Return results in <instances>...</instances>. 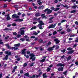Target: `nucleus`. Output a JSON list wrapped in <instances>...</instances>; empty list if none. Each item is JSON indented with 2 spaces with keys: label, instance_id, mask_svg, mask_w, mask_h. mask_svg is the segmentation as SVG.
I'll use <instances>...</instances> for the list:
<instances>
[{
  "label": "nucleus",
  "instance_id": "f257e3e1",
  "mask_svg": "<svg viewBox=\"0 0 78 78\" xmlns=\"http://www.w3.org/2000/svg\"><path fill=\"white\" fill-rule=\"evenodd\" d=\"M39 23H40L38 25V27H39V28L41 30H42L43 29V28H42V27L41 26L42 25H44V23H43V22H42V21H40L38 22Z\"/></svg>",
  "mask_w": 78,
  "mask_h": 78
},
{
  "label": "nucleus",
  "instance_id": "f03ea898",
  "mask_svg": "<svg viewBox=\"0 0 78 78\" xmlns=\"http://www.w3.org/2000/svg\"><path fill=\"white\" fill-rule=\"evenodd\" d=\"M5 45L7 47L9 48V49H12V50L14 49L15 50H18V48H15L14 47H11L8 44H6Z\"/></svg>",
  "mask_w": 78,
  "mask_h": 78
},
{
  "label": "nucleus",
  "instance_id": "7ed1b4c3",
  "mask_svg": "<svg viewBox=\"0 0 78 78\" xmlns=\"http://www.w3.org/2000/svg\"><path fill=\"white\" fill-rule=\"evenodd\" d=\"M30 56H31V58H30V59H32V61H35V59H36V58L34 57L35 56V55H34L33 54H30Z\"/></svg>",
  "mask_w": 78,
  "mask_h": 78
},
{
  "label": "nucleus",
  "instance_id": "20e7f679",
  "mask_svg": "<svg viewBox=\"0 0 78 78\" xmlns=\"http://www.w3.org/2000/svg\"><path fill=\"white\" fill-rule=\"evenodd\" d=\"M46 11L47 12V14H50V13H51L52 12V11L51 10L48 9V8L44 10V12H46Z\"/></svg>",
  "mask_w": 78,
  "mask_h": 78
},
{
  "label": "nucleus",
  "instance_id": "39448f33",
  "mask_svg": "<svg viewBox=\"0 0 78 78\" xmlns=\"http://www.w3.org/2000/svg\"><path fill=\"white\" fill-rule=\"evenodd\" d=\"M25 28L24 27H22L20 29V30L21 31V34L22 35L23 34H24L25 33V31H24V30H24Z\"/></svg>",
  "mask_w": 78,
  "mask_h": 78
},
{
  "label": "nucleus",
  "instance_id": "423d86ee",
  "mask_svg": "<svg viewBox=\"0 0 78 78\" xmlns=\"http://www.w3.org/2000/svg\"><path fill=\"white\" fill-rule=\"evenodd\" d=\"M56 25V23L54 25L52 24L50 25L48 27V29H50V28H55V27Z\"/></svg>",
  "mask_w": 78,
  "mask_h": 78
},
{
  "label": "nucleus",
  "instance_id": "0eeeda50",
  "mask_svg": "<svg viewBox=\"0 0 78 78\" xmlns=\"http://www.w3.org/2000/svg\"><path fill=\"white\" fill-rule=\"evenodd\" d=\"M12 18H19V16L17 15L16 14H15L12 16Z\"/></svg>",
  "mask_w": 78,
  "mask_h": 78
},
{
  "label": "nucleus",
  "instance_id": "6e6552de",
  "mask_svg": "<svg viewBox=\"0 0 78 78\" xmlns=\"http://www.w3.org/2000/svg\"><path fill=\"white\" fill-rule=\"evenodd\" d=\"M56 47V46L55 45H54L51 48H49L48 49V51H51V50H53V48H55Z\"/></svg>",
  "mask_w": 78,
  "mask_h": 78
},
{
  "label": "nucleus",
  "instance_id": "1a4fd4ad",
  "mask_svg": "<svg viewBox=\"0 0 78 78\" xmlns=\"http://www.w3.org/2000/svg\"><path fill=\"white\" fill-rule=\"evenodd\" d=\"M27 50V49H24L23 50L21 51V54L22 55H24V54H25L26 52H25V51Z\"/></svg>",
  "mask_w": 78,
  "mask_h": 78
},
{
  "label": "nucleus",
  "instance_id": "9d476101",
  "mask_svg": "<svg viewBox=\"0 0 78 78\" xmlns=\"http://www.w3.org/2000/svg\"><path fill=\"white\" fill-rule=\"evenodd\" d=\"M23 20L22 19H18L16 20H15L14 21L15 22H22V21H23Z\"/></svg>",
  "mask_w": 78,
  "mask_h": 78
},
{
  "label": "nucleus",
  "instance_id": "9b49d317",
  "mask_svg": "<svg viewBox=\"0 0 78 78\" xmlns=\"http://www.w3.org/2000/svg\"><path fill=\"white\" fill-rule=\"evenodd\" d=\"M57 67H59V66H60L61 67H64V64L60 63L57 64Z\"/></svg>",
  "mask_w": 78,
  "mask_h": 78
},
{
  "label": "nucleus",
  "instance_id": "f8f14e48",
  "mask_svg": "<svg viewBox=\"0 0 78 78\" xmlns=\"http://www.w3.org/2000/svg\"><path fill=\"white\" fill-rule=\"evenodd\" d=\"M46 56H43V58L44 59H42V60H40V62H44L45 61V58H46Z\"/></svg>",
  "mask_w": 78,
  "mask_h": 78
},
{
  "label": "nucleus",
  "instance_id": "ddd939ff",
  "mask_svg": "<svg viewBox=\"0 0 78 78\" xmlns=\"http://www.w3.org/2000/svg\"><path fill=\"white\" fill-rule=\"evenodd\" d=\"M5 53V54L8 55H11V52H9L8 51H6Z\"/></svg>",
  "mask_w": 78,
  "mask_h": 78
},
{
  "label": "nucleus",
  "instance_id": "4468645a",
  "mask_svg": "<svg viewBox=\"0 0 78 78\" xmlns=\"http://www.w3.org/2000/svg\"><path fill=\"white\" fill-rule=\"evenodd\" d=\"M54 41L55 42L56 44H58L60 42L59 40H58V39H55Z\"/></svg>",
  "mask_w": 78,
  "mask_h": 78
},
{
  "label": "nucleus",
  "instance_id": "2eb2a0df",
  "mask_svg": "<svg viewBox=\"0 0 78 78\" xmlns=\"http://www.w3.org/2000/svg\"><path fill=\"white\" fill-rule=\"evenodd\" d=\"M8 56H9V55H6L5 56V57L3 58V60H7V59H8Z\"/></svg>",
  "mask_w": 78,
  "mask_h": 78
},
{
  "label": "nucleus",
  "instance_id": "dca6fc26",
  "mask_svg": "<svg viewBox=\"0 0 78 78\" xmlns=\"http://www.w3.org/2000/svg\"><path fill=\"white\" fill-rule=\"evenodd\" d=\"M44 15H45V14H43L41 15V17H43V18H45V19H47V17H46L45 16H44Z\"/></svg>",
  "mask_w": 78,
  "mask_h": 78
},
{
  "label": "nucleus",
  "instance_id": "f3484780",
  "mask_svg": "<svg viewBox=\"0 0 78 78\" xmlns=\"http://www.w3.org/2000/svg\"><path fill=\"white\" fill-rule=\"evenodd\" d=\"M53 18H54V17H52L51 18H50L49 19V20H50V21H49V23H53V21L51 20L52 19H53Z\"/></svg>",
  "mask_w": 78,
  "mask_h": 78
},
{
  "label": "nucleus",
  "instance_id": "a211bd4d",
  "mask_svg": "<svg viewBox=\"0 0 78 78\" xmlns=\"http://www.w3.org/2000/svg\"><path fill=\"white\" fill-rule=\"evenodd\" d=\"M64 69V67H62L61 68H59L58 69V71H62Z\"/></svg>",
  "mask_w": 78,
  "mask_h": 78
},
{
  "label": "nucleus",
  "instance_id": "6ab92c4d",
  "mask_svg": "<svg viewBox=\"0 0 78 78\" xmlns=\"http://www.w3.org/2000/svg\"><path fill=\"white\" fill-rule=\"evenodd\" d=\"M4 31H6V30H7V31H12V29H9L8 28H6L5 29H4Z\"/></svg>",
  "mask_w": 78,
  "mask_h": 78
},
{
  "label": "nucleus",
  "instance_id": "aec40b11",
  "mask_svg": "<svg viewBox=\"0 0 78 78\" xmlns=\"http://www.w3.org/2000/svg\"><path fill=\"white\" fill-rule=\"evenodd\" d=\"M34 20H36V21H39V20H41V18H38V19H37L36 18H35L34 19Z\"/></svg>",
  "mask_w": 78,
  "mask_h": 78
},
{
  "label": "nucleus",
  "instance_id": "412c9836",
  "mask_svg": "<svg viewBox=\"0 0 78 78\" xmlns=\"http://www.w3.org/2000/svg\"><path fill=\"white\" fill-rule=\"evenodd\" d=\"M74 52V51H69L68 52V55H69V54H72V53H73Z\"/></svg>",
  "mask_w": 78,
  "mask_h": 78
},
{
  "label": "nucleus",
  "instance_id": "4be33fe9",
  "mask_svg": "<svg viewBox=\"0 0 78 78\" xmlns=\"http://www.w3.org/2000/svg\"><path fill=\"white\" fill-rule=\"evenodd\" d=\"M20 43H19L17 44H15L14 45V47H19L20 46Z\"/></svg>",
  "mask_w": 78,
  "mask_h": 78
},
{
  "label": "nucleus",
  "instance_id": "5701e85b",
  "mask_svg": "<svg viewBox=\"0 0 78 78\" xmlns=\"http://www.w3.org/2000/svg\"><path fill=\"white\" fill-rule=\"evenodd\" d=\"M44 8V6H40V7L38 8V9H43Z\"/></svg>",
  "mask_w": 78,
  "mask_h": 78
},
{
  "label": "nucleus",
  "instance_id": "b1692460",
  "mask_svg": "<svg viewBox=\"0 0 78 78\" xmlns=\"http://www.w3.org/2000/svg\"><path fill=\"white\" fill-rule=\"evenodd\" d=\"M63 29L62 28V27H60V29L59 30H57V31L58 32H59V31H62V30H63Z\"/></svg>",
  "mask_w": 78,
  "mask_h": 78
},
{
  "label": "nucleus",
  "instance_id": "393cba45",
  "mask_svg": "<svg viewBox=\"0 0 78 78\" xmlns=\"http://www.w3.org/2000/svg\"><path fill=\"white\" fill-rule=\"evenodd\" d=\"M63 29L62 28V27H60V29L59 30H57V31L58 32H59V31H62V30H63Z\"/></svg>",
  "mask_w": 78,
  "mask_h": 78
},
{
  "label": "nucleus",
  "instance_id": "a878e982",
  "mask_svg": "<svg viewBox=\"0 0 78 78\" xmlns=\"http://www.w3.org/2000/svg\"><path fill=\"white\" fill-rule=\"evenodd\" d=\"M40 16V14L39 13H37L35 14L36 17H38Z\"/></svg>",
  "mask_w": 78,
  "mask_h": 78
},
{
  "label": "nucleus",
  "instance_id": "bb28decb",
  "mask_svg": "<svg viewBox=\"0 0 78 78\" xmlns=\"http://www.w3.org/2000/svg\"><path fill=\"white\" fill-rule=\"evenodd\" d=\"M61 6H63V7H65V8H68V6L66 5H64L62 4H61Z\"/></svg>",
  "mask_w": 78,
  "mask_h": 78
},
{
  "label": "nucleus",
  "instance_id": "cd10ccee",
  "mask_svg": "<svg viewBox=\"0 0 78 78\" xmlns=\"http://www.w3.org/2000/svg\"><path fill=\"white\" fill-rule=\"evenodd\" d=\"M67 71H65L63 73V74L65 75H67Z\"/></svg>",
  "mask_w": 78,
  "mask_h": 78
},
{
  "label": "nucleus",
  "instance_id": "c85d7f7f",
  "mask_svg": "<svg viewBox=\"0 0 78 78\" xmlns=\"http://www.w3.org/2000/svg\"><path fill=\"white\" fill-rule=\"evenodd\" d=\"M36 26H34L33 27H32L31 29L30 30H34V29H36Z\"/></svg>",
  "mask_w": 78,
  "mask_h": 78
},
{
  "label": "nucleus",
  "instance_id": "c756f323",
  "mask_svg": "<svg viewBox=\"0 0 78 78\" xmlns=\"http://www.w3.org/2000/svg\"><path fill=\"white\" fill-rule=\"evenodd\" d=\"M76 12V10H74L71 11V13H74Z\"/></svg>",
  "mask_w": 78,
  "mask_h": 78
},
{
  "label": "nucleus",
  "instance_id": "7c9ffc66",
  "mask_svg": "<svg viewBox=\"0 0 78 78\" xmlns=\"http://www.w3.org/2000/svg\"><path fill=\"white\" fill-rule=\"evenodd\" d=\"M43 76L44 77V78H45L47 77V75H46V73H44L43 75Z\"/></svg>",
  "mask_w": 78,
  "mask_h": 78
},
{
  "label": "nucleus",
  "instance_id": "2f4dec72",
  "mask_svg": "<svg viewBox=\"0 0 78 78\" xmlns=\"http://www.w3.org/2000/svg\"><path fill=\"white\" fill-rule=\"evenodd\" d=\"M58 10H59V8H56L54 9V11H58Z\"/></svg>",
  "mask_w": 78,
  "mask_h": 78
},
{
  "label": "nucleus",
  "instance_id": "473e14b6",
  "mask_svg": "<svg viewBox=\"0 0 78 78\" xmlns=\"http://www.w3.org/2000/svg\"><path fill=\"white\" fill-rule=\"evenodd\" d=\"M24 75L26 76H29V74L28 73H26L24 74Z\"/></svg>",
  "mask_w": 78,
  "mask_h": 78
},
{
  "label": "nucleus",
  "instance_id": "72a5a7b5",
  "mask_svg": "<svg viewBox=\"0 0 78 78\" xmlns=\"http://www.w3.org/2000/svg\"><path fill=\"white\" fill-rule=\"evenodd\" d=\"M67 50H72L73 49L71 48H67Z\"/></svg>",
  "mask_w": 78,
  "mask_h": 78
},
{
  "label": "nucleus",
  "instance_id": "f704fd0d",
  "mask_svg": "<svg viewBox=\"0 0 78 78\" xmlns=\"http://www.w3.org/2000/svg\"><path fill=\"white\" fill-rule=\"evenodd\" d=\"M72 57L70 56H69L67 58V61H69L71 58Z\"/></svg>",
  "mask_w": 78,
  "mask_h": 78
},
{
  "label": "nucleus",
  "instance_id": "c9c22d12",
  "mask_svg": "<svg viewBox=\"0 0 78 78\" xmlns=\"http://www.w3.org/2000/svg\"><path fill=\"white\" fill-rule=\"evenodd\" d=\"M24 56H25L26 58H28L29 57H30V56L28 55H26V54H24Z\"/></svg>",
  "mask_w": 78,
  "mask_h": 78
},
{
  "label": "nucleus",
  "instance_id": "e433bc0d",
  "mask_svg": "<svg viewBox=\"0 0 78 78\" xmlns=\"http://www.w3.org/2000/svg\"><path fill=\"white\" fill-rule=\"evenodd\" d=\"M76 7H77V6H76V5H75V6H73L72 7V8H73L74 9H75V8H76Z\"/></svg>",
  "mask_w": 78,
  "mask_h": 78
},
{
  "label": "nucleus",
  "instance_id": "4c0bfd02",
  "mask_svg": "<svg viewBox=\"0 0 78 78\" xmlns=\"http://www.w3.org/2000/svg\"><path fill=\"white\" fill-rule=\"evenodd\" d=\"M56 34H57V32L56 31H54L53 33V35H55Z\"/></svg>",
  "mask_w": 78,
  "mask_h": 78
},
{
  "label": "nucleus",
  "instance_id": "58836bf2",
  "mask_svg": "<svg viewBox=\"0 0 78 78\" xmlns=\"http://www.w3.org/2000/svg\"><path fill=\"white\" fill-rule=\"evenodd\" d=\"M24 37L26 39H30V37H28V36H27V35H25L24 36Z\"/></svg>",
  "mask_w": 78,
  "mask_h": 78
},
{
  "label": "nucleus",
  "instance_id": "ea45409f",
  "mask_svg": "<svg viewBox=\"0 0 78 78\" xmlns=\"http://www.w3.org/2000/svg\"><path fill=\"white\" fill-rule=\"evenodd\" d=\"M71 30H70V29L68 28L67 30V32H70Z\"/></svg>",
  "mask_w": 78,
  "mask_h": 78
},
{
  "label": "nucleus",
  "instance_id": "a19ab883",
  "mask_svg": "<svg viewBox=\"0 0 78 78\" xmlns=\"http://www.w3.org/2000/svg\"><path fill=\"white\" fill-rule=\"evenodd\" d=\"M34 35H37L38 34V33H37L36 32H34L33 33Z\"/></svg>",
  "mask_w": 78,
  "mask_h": 78
},
{
  "label": "nucleus",
  "instance_id": "79ce46f5",
  "mask_svg": "<svg viewBox=\"0 0 78 78\" xmlns=\"http://www.w3.org/2000/svg\"><path fill=\"white\" fill-rule=\"evenodd\" d=\"M20 41H22V42H23V41H25V39L23 38H21L20 39Z\"/></svg>",
  "mask_w": 78,
  "mask_h": 78
},
{
  "label": "nucleus",
  "instance_id": "37998d69",
  "mask_svg": "<svg viewBox=\"0 0 78 78\" xmlns=\"http://www.w3.org/2000/svg\"><path fill=\"white\" fill-rule=\"evenodd\" d=\"M75 36V34H73L71 35L70 37H74Z\"/></svg>",
  "mask_w": 78,
  "mask_h": 78
},
{
  "label": "nucleus",
  "instance_id": "c03bdc74",
  "mask_svg": "<svg viewBox=\"0 0 78 78\" xmlns=\"http://www.w3.org/2000/svg\"><path fill=\"white\" fill-rule=\"evenodd\" d=\"M7 20H10V19H11V18H10V17L9 16H8L7 17Z\"/></svg>",
  "mask_w": 78,
  "mask_h": 78
},
{
  "label": "nucleus",
  "instance_id": "a18cd8bd",
  "mask_svg": "<svg viewBox=\"0 0 78 78\" xmlns=\"http://www.w3.org/2000/svg\"><path fill=\"white\" fill-rule=\"evenodd\" d=\"M64 33H65V32L64 31H62L61 33V34H64Z\"/></svg>",
  "mask_w": 78,
  "mask_h": 78
},
{
  "label": "nucleus",
  "instance_id": "49530a36",
  "mask_svg": "<svg viewBox=\"0 0 78 78\" xmlns=\"http://www.w3.org/2000/svg\"><path fill=\"white\" fill-rule=\"evenodd\" d=\"M51 76L50 77V78H55V76H54L53 78H52V77H53V75H54V74L52 73L51 74Z\"/></svg>",
  "mask_w": 78,
  "mask_h": 78
},
{
  "label": "nucleus",
  "instance_id": "de8ad7c7",
  "mask_svg": "<svg viewBox=\"0 0 78 78\" xmlns=\"http://www.w3.org/2000/svg\"><path fill=\"white\" fill-rule=\"evenodd\" d=\"M50 70H51V69H50V68H48L47 69V72H48V71H50Z\"/></svg>",
  "mask_w": 78,
  "mask_h": 78
},
{
  "label": "nucleus",
  "instance_id": "09e8293b",
  "mask_svg": "<svg viewBox=\"0 0 78 78\" xmlns=\"http://www.w3.org/2000/svg\"><path fill=\"white\" fill-rule=\"evenodd\" d=\"M66 20H62L61 21V23H63V22H66Z\"/></svg>",
  "mask_w": 78,
  "mask_h": 78
},
{
  "label": "nucleus",
  "instance_id": "8fccbe9b",
  "mask_svg": "<svg viewBox=\"0 0 78 78\" xmlns=\"http://www.w3.org/2000/svg\"><path fill=\"white\" fill-rule=\"evenodd\" d=\"M7 5L6 4H4V8H6L7 7Z\"/></svg>",
  "mask_w": 78,
  "mask_h": 78
},
{
  "label": "nucleus",
  "instance_id": "3c124183",
  "mask_svg": "<svg viewBox=\"0 0 78 78\" xmlns=\"http://www.w3.org/2000/svg\"><path fill=\"white\" fill-rule=\"evenodd\" d=\"M8 38H9V36H7L5 37V40L7 39H8Z\"/></svg>",
  "mask_w": 78,
  "mask_h": 78
},
{
  "label": "nucleus",
  "instance_id": "603ef678",
  "mask_svg": "<svg viewBox=\"0 0 78 78\" xmlns=\"http://www.w3.org/2000/svg\"><path fill=\"white\" fill-rule=\"evenodd\" d=\"M63 53H64L65 51H66V50L65 49H63L61 51Z\"/></svg>",
  "mask_w": 78,
  "mask_h": 78
},
{
  "label": "nucleus",
  "instance_id": "864d4df0",
  "mask_svg": "<svg viewBox=\"0 0 78 78\" xmlns=\"http://www.w3.org/2000/svg\"><path fill=\"white\" fill-rule=\"evenodd\" d=\"M17 25V24L16 23H13L12 24V26H16Z\"/></svg>",
  "mask_w": 78,
  "mask_h": 78
},
{
  "label": "nucleus",
  "instance_id": "5fc2aeb1",
  "mask_svg": "<svg viewBox=\"0 0 78 78\" xmlns=\"http://www.w3.org/2000/svg\"><path fill=\"white\" fill-rule=\"evenodd\" d=\"M27 64L26 63H25L24 65H23V66L24 67H26V66H27Z\"/></svg>",
  "mask_w": 78,
  "mask_h": 78
},
{
  "label": "nucleus",
  "instance_id": "6e6d98bb",
  "mask_svg": "<svg viewBox=\"0 0 78 78\" xmlns=\"http://www.w3.org/2000/svg\"><path fill=\"white\" fill-rule=\"evenodd\" d=\"M12 33L13 35H16L17 34L16 32H13Z\"/></svg>",
  "mask_w": 78,
  "mask_h": 78
},
{
  "label": "nucleus",
  "instance_id": "4d7b16f0",
  "mask_svg": "<svg viewBox=\"0 0 78 78\" xmlns=\"http://www.w3.org/2000/svg\"><path fill=\"white\" fill-rule=\"evenodd\" d=\"M26 41H27L28 42H29V41H30V39H26Z\"/></svg>",
  "mask_w": 78,
  "mask_h": 78
},
{
  "label": "nucleus",
  "instance_id": "13d9d810",
  "mask_svg": "<svg viewBox=\"0 0 78 78\" xmlns=\"http://www.w3.org/2000/svg\"><path fill=\"white\" fill-rule=\"evenodd\" d=\"M75 41L76 42H78V38H76V39L75 40Z\"/></svg>",
  "mask_w": 78,
  "mask_h": 78
},
{
  "label": "nucleus",
  "instance_id": "bf43d9fd",
  "mask_svg": "<svg viewBox=\"0 0 78 78\" xmlns=\"http://www.w3.org/2000/svg\"><path fill=\"white\" fill-rule=\"evenodd\" d=\"M20 36H21V35H17V37L19 38V37H20Z\"/></svg>",
  "mask_w": 78,
  "mask_h": 78
},
{
  "label": "nucleus",
  "instance_id": "052dcab7",
  "mask_svg": "<svg viewBox=\"0 0 78 78\" xmlns=\"http://www.w3.org/2000/svg\"><path fill=\"white\" fill-rule=\"evenodd\" d=\"M58 0H55L54 2H55V3H58Z\"/></svg>",
  "mask_w": 78,
  "mask_h": 78
},
{
  "label": "nucleus",
  "instance_id": "680f3d73",
  "mask_svg": "<svg viewBox=\"0 0 78 78\" xmlns=\"http://www.w3.org/2000/svg\"><path fill=\"white\" fill-rule=\"evenodd\" d=\"M20 73H23V71L22 70H21L20 71Z\"/></svg>",
  "mask_w": 78,
  "mask_h": 78
},
{
  "label": "nucleus",
  "instance_id": "e2e57ef3",
  "mask_svg": "<svg viewBox=\"0 0 78 78\" xmlns=\"http://www.w3.org/2000/svg\"><path fill=\"white\" fill-rule=\"evenodd\" d=\"M30 38H33V39H34V38H35V37L34 36H32L30 37Z\"/></svg>",
  "mask_w": 78,
  "mask_h": 78
},
{
  "label": "nucleus",
  "instance_id": "0e129e2a",
  "mask_svg": "<svg viewBox=\"0 0 78 78\" xmlns=\"http://www.w3.org/2000/svg\"><path fill=\"white\" fill-rule=\"evenodd\" d=\"M75 24H76V25H78V21H76L75 22Z\"/></svg>",
  "mask_w": 78,
  "mask_h": 78
},
{
  "label": "nucleus",
  "instance_id": "69168bd1",
  "mask_svg": "<svg viewBox=\"0 0 78 78\" xmlns=\"http://www.w3.org/2000/svg\"><path fill=\"white\" fill-rule=\"evenodd\" d=\"M43 41L42 40H40L39 41V42H42Z\"/></svg>",
  "mask_w": 78,
  "mask_h": 78
},
{
  "label": "nucleus",
  "instance_id": "338daca9",
  "mask_svg": "<svg viewBox=\"0 0 78 78\" xmlns=\"http://www.w3.org/2000/svg\"><path fill=\"white\" fill-rule=\"evenodd\" d=\"M50 44H51V42H49L48 44V45H50Z\"/></svg>",
  "mask_w": 78,
  "mask_h": 78
},
{
  "label": "nucleus",
  "instance_id": "774afa93",
  "mask_svg": "<svg viewBox=\"0 0 78 78\" xmlns=\"http://www.w3.org/2000/svg\"><path fill=\"white\" fill-rule=\"evenodd\" d=\"M33 23L34 24H36V23H37V22H33Z\"/></svg>",
  "mask_w": 78,
  "mask_h": 78
}]
</instances>
